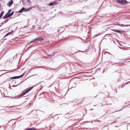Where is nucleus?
Wrapping results in <instances>:
<instances>
[{
	"instance_id": "obj_1",
	"label": "nucleus",
	"mask_w": 130,
	"mask_h": 130,
	"mask_svg": "<svg viewBox=\"0 0 130 130\" xmlns=\"http://www.w3.org/2000/svg\"><path fill=\"white\" fill-rule=\"evenodd\" d=\"M33 87H32L30 88H28L26 89L23 91L21 93L19 96V98L21 96H23L30 91L33 88Z\"/></svg>"
},
{
	"instance_id": "obj_2",
	"label": "nucleus",
	"mask_w": 130,
	"mask_h": 130,
	"mask_svg": "<svg viewBox=\"0 0 130 130\" xmlns=\"http://www.w3.org/2000/svg\"><path fill=\"white\" fill-rule=\"evenodd\" d=\"M117 1L119 4L123 5L126 4L127 3L126 0H117Z\"/></svg>"
},
{
	"instance_id": "obj_3",
	"label": "nucleus",
	"mask_w": 130,
	"mask_h": 130,
	"mask_svg": "<svg viewBox=\"0 0 130 130\" xmlns=\"http://www.w3.org/2000/svg\"><path fill=\"white\" fill-rule=\"evenodd\" d=\"M44 40V39L41 37H39L36 38L35 40L33 41H32L31 43L32 42L35 41H42Z\"/></svg>"
},
{
	"instance_id": "obj_4",
	"label": "nucleus",
	"mask_w": 130,
	"mask_h": 130,
	"mask_svg": "<svg viewBox=\"0 0 130 130\" xmlns=\"http://www.w3.org/2000/svg\"><path fill=\"white\" fill-rule=\"evenodd\" d=\"M13 3V2L12 0H10L7 4V6L9 7Z\"/></svg>"
},
{
	"instance_id": "obj_5",
	"label": "nucleus",
	"mask_w": 130,
	"mask_h": 130,
	"mask_svg": "<svg viewBox=\"0 0 130 130\" xmlns=\"http://www.w3.org/2000/svg\"><path fill=\"white\" fill-rule=\"evenodd\" d=\"M10 16L9 15V14L7 13L6 14V15H5L4 16L3 18L4 19H5Z\"/></svg>"
},
{
	"instance_id": "obj_6",
	"label": "nucleus",
	"mask_w": 130,
	"mask_h": 130,
	"mask_svg": "<svg viewBox=\"0 0 130 130\" xmlns=\"http://www.w3.org/2000/svg\"><path fill=\"white\" fill-rule=\"evenodd\" d=\"M25 130H38L36 128H27V129H26Z\"/></svg>"
},
{
	"instance_id": "obj_7",
	"label": "nucleus",
	"mask_w": 130,
	"mask_h": 130,
	"mask_svg": "<svg viewBox=\"0 0 130 130\" xmlns=\"http://www.w3.org/2000/svg\"><path fill=\"white\" fill-rule=\"evenodd\" d=\"M25 9V8L24 7H23L22 8L20 11L18 12V13L20 12L22 13L23 11H24V10Z\"/></svg>"
},
{
	"instance_id": "obj_8",
	"label": "nucleus",
	"mask_w": 130,
	"mask_h": 130,
	"mask_svg": "<svg viewBox=\"0 0 130 130\" xmlns=\"http://www.w3.org/2000/svg\"><path fill=\"white\" fill-rule=\"evenodd\" d=\"M25 9V8L24 7H23L22 8L20 11L18 12V13L20 12L22 13L23 11H24V10Z\"/></svg>"
},
{
	"instance_id": "obj_9",
	"label": "nucleus",
	"mask_w": 130,
	"mask_h": 130,
	"mask_svg": "<svg viewBox=\"0 0 130 130\" xmlns=\"http://www.w3.org/2000/svg\"><path fill=\"white\" fill-rule=\"evenodd\" d=\"M112 30L116 32H121V31L119 30H115V29H111Z\"/></svg>"
},
{
	"instance_id": "obj_10",
	"label": "nucleus",
	"mask_w": 130,
	"mask_h": 130,
	"mask_svg": "<svg viewBox=\"0 0 130 130\" xmlns=\"http://www.w3.org/2000/svg\"><path fill=\"white\" fill-rule=\"evenodd\" d=\"M118 25L119 26H128V25H124L123 24H119V25Z\"/></svg>"
},
{
	"instance_id": "obj_11",
	"label": "nucleus",
	"mask_w": 130,
	"mask_h": 130,
	"mask_svg": "<svg viewBox=\"0 0 130 130\" xmlns=\"http://www.w3.org/2000/svg\"><path fill=\"white\" fill-rule=\"evenodd\" d=\"M23 74H22L21 75H20L19 76H17V78H20L22 76H23Z\"/></svg>"
},
{
	"instance_id": "obj_12",
	"label": "nucleus",
	"mask_w": 130,
	"mask_h": 130,
	"mask_svg": "<svg viewBox=\"0 0 130 130\" xmlns=\"http://www.w3.org/2000/svg\"><path fill=\"white\" fill-rule=\"evenodd\" d=\"M14 13V11L12 12L10 14H9V15L10 16H11L12 15H13V13Z\"/></svg>"
},
{
	"instance_id": "obj_13",
	"label": "nucleus",
	"mask_w": 130,
	"mask_h": 130,
	"mask_svg": "<svg viewBox=\"0 0 130 130\" xmlns=\"http://www.w3.org/2000/svg\"><path fill=\"white\" fill-rule=\"evenodd\" d=\"M17 76H14V77H11L10 78L11 79H15L17 78Z\"/></svg>"
},
{
	"instance_id": "obj_14",
	"label": "nucleus",
	"mask_w": 130,
	"mask_h": 130,
	"mask_svg": "<svg viewBox=\"0 0 130 130\" xmlns=\"http://www.w3.org/2000/svg\"><path fill=\"white\" fill-rule=\"evenodd\" d=\"M11 9H9L8 12H7V13H8L9 14L11 12Z\"/></svg>"
},
{
	"instance_id": "obj_15",
	"label": "nucleus",
	"mask_w": 130,
	"mask_h": 130,
	"mask_svg": "<svg viewBox=\"0 0 130 130\" xmlns=\"http://www.w3.org/2000/svg\"><path fill=\"white\" fill-rule=\"evenodd\" d=\"M53 4V3H51L49 4V5L50 6H52Z\"/></svg>"
},
{
	"instance_id": "obj_16",
	"label": "nucleus",
	"mask_w": 130,
	"mask_h": 130,
	"mask_svg": "<svg viewBox=\"0 0 130 130\" xmlns=\"http://www.w3.org/2000/svg\"><path fill=\"white\" fill-rule=\"evenodd\" d=\"M32 8V7H31V8H29V9H28V8H27V9H26V10H24V11H26L28 10H29L30 9H31Z\"/></svg>"
},
{
	"instance_id": "obj_17",
	"label": "nucleus",
	"mask_w": 130,
	"mask_h": 130,
	"mask_svg": "<svg viewBox=\"0 0 130 130\" xmlns=\"http://www.w3.org/2000/svg\"><path fill=\"white\" fill-rule=\"evenodd\" d=\"M3 13V12H1L0 15V18L2 17V14Z\"/></svg>"
},
{
	"instance_id": "obj_18",
	"label": "nucleus",
	"mask_w": 130,
	"mask_h": 130,
	"mask_svg": "<svg viewBox=\"0 0 130 130\" xmlns=\"http://www.w3.org/2000/svg\"><path fill=\"white\" fill-rule=\"evenodd\" d=\"M9 34V33H7V34H6V35L5 36V37H6V36H7V35H8Z\"/></svg>"
}]
</instances>
